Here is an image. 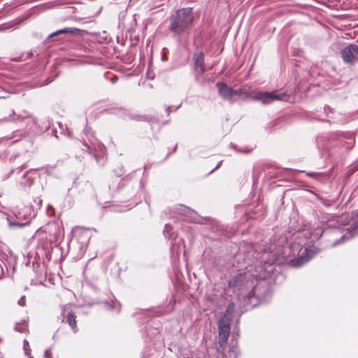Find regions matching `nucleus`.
<instances>
[{"instance_id": "obj_1", "label": "nucleus", "mask_w": 358, "mask_h": 358, "mask_svg": "<svg viewBox=\"0 0 358 358\" xmlns=\"http://www.w3.org/2000/svg\"><path fill=\"white\" fill-rule=\"evenodd\" d=\"M283 242L284 238L278 243H271L262 252L261 264L256 266L254 271L250 269L234 276L229 281V286L238 287L243 294L247 295L249 300L255 296L259 297L257 276L261 280L266 278L273 272L274 263L282 264L289 262L295 266H301L317 253L315 250L303 247L300 243L295 242L285 247L282 245Z\"/></svg>"}, {"instance_id": "obj_2", "label": "nucleus", "mask_w": 358, "mask_h": 358, "mask_svg": "<svg viewBox=\"0 0 358 358\" xmlns=\"http://www.w3.org/2000/svg\"><path fill=\"white\" fill-rule=\"evenodd\" d=\"M194 20L191 8L178 10L170 17V30L175 34H180L189 29Z\"/></svg>"}, {"instance_id": "obj_3", "label": "nucleus", "mask_w": 358, "mask_h": 358, "mask_svg": "<svg viewBox=\"0 0 358 358\" xmlns=\"http://www.w3.org/2000/svg\"><path fill=\"white\" fill-rule=\"evenodd\" d=\"M348 215H343L339 217L338 221L342 225H349V227L344 229L341 233L347 231V233L342 235L341 240L345 241L350 238L358 233V213L355 216H352L350 220L347 221Z\"/></svg>"}, {"instance_id": "obj_4", "label": "nucleus", "mask_w": 358, "mask_h": 358, "mask_svg": "<svg viewBox=\"0 0 358 358\" xmlns=\"http://www.w3.org/2000/svg\"><path fill=\"white\" fill-rule=\"evenodd\" d=\"M285 96V93H280L278 91L271 92H259L254 95L253 99L261 101L262 103L268 104L276 100H282Z\"/></svg>"}, {"instance_id": "obj_5", "label": "nucleus", "mask_w": 358, "mask_h": 358, "mask_svg": "<svg viewBox=\"0 0 358 358\" xmlns=\"http://www.w3.org/2000/svg\"><path fill=\"white\" fill-rule=\"evenodd\" d=\"M345 63L352 64L358 59V45L351 44L341 52Z\"/></svg>"}, {"instance_id": "obj_6", "label": "nucleus", "mask_w": 358, "mask_h": 358, "mask_svg": "<svg viewBox=\"0 0 358 358\" xmlns=\"http://www.w3.org/2000/svg\"><path fill=\"white\" fill-rule=\"evenodd\" d=\"M219 329V343L222 346L224 344L229 337L230 331V324L228 319L222 318L218 322Z\"/></svg>"}, {"instance_id": "obj_7", "label": "nucleus", "mask_w": 358, "mask_h": 358, "mask_svg": "<svg viewBox=\"0 0 358 358\" xmlns=\"http://www.w3.org/2000/svg\"><path fill=\"white\" fill-rule=\"evenodd\" d=\"M219 94L225 99H231L234 96L237 94L236 91L233 90L224 83H217Z\"/></svg>"}, {"instance_id": "obj_8", "label": "nucleus", "mask_w": 358, "mask_h": 358, "mask_svg": "<svg viewBox=\"0 0 358 358\" xmlns=\"http://www.w3.org/2000/svg\"><path fill=\"white\" fill-rule=\"evenodd\" d=\"M80 32V30L77 28H73V27H67L62 29L57 30L55 32H53L52 34H50L49 37H53L59 34H78Z\"/></svg>"}, {"instance_id": "obj_9", "label": "nucleus", "mask_w": 358, "mask_h": 358, "mask_svg": "<svg viewBox=\"0 0 358 358\" xmlns=\"http://www.w3.org/2000/svg\"><path fill=\"white\" fill-rule=\"evenodd\" d=\"M204 55L202 52H199L194 56L195 66L197 69H200L201 72L204 71L203 68Z\"/></svg>"}, {"instance_id": "obj_10", "label": "nucleus", "mask_w": 358, "mask_h": 358, "mask_svg": "<svg viewBox=\"0 0 358 358\" xmlns=\"http://www.w3.org/2000/svg\"><path fill=\"white\" fill-rule=\"evenodd\" d=\"M66 322H68L69 325L71 327V329L73 330V331L76 333L77 331V327L75 315L71 313H68L66 315Z\"/></svg>"}, {"instance_id": "obj_11", "label": "nucleus", "mask_w": 358, "mask_h": 358, "mask_svg": "<svg viewBox=\"0 0 358 358\" xmlns=\"http://www.w3.org/2000/svg\"><path fill=\"white\" fill-rule=\"evenodd\" d=\"M324 232V231H322L320 228L315 229L314 231L311 233L310 238L313 241L318 240Z\"/></svg>"}, {"instance_id": "obj_12", "label": "nucleus", "mask_w": 358, "mask_h": 358, "mask_svg": "<svg viewBox=\"0 0 358 358\" xmlns=\"http://www.w3.org/2000/svg\"><path fill=\"white\" fill-rule=\"evenodd\" d=\"M234 309L235 305L234 303L229 304L223 318L226 319L227 317L230 316L234 312Z\"/></svg>"}, {"instance_id": "obj_13", "label": "nucleus", "mask_w": 358, "mask_h": 358, "mask_svg": "<svg viewBox=\"0 0 358 358\" xmlns=\"http://www.w3.org/2000/svg\"><path fill=\"white\" fill-rule=\"evenodd\" d=\"M15 329L17 331L24 332L26 330L27 327H26V325H22L21 326V325H18L17 324V325H16Z\"/></svg>"}, {"instance_id": "obj_14", "label": "nucleus", "mask_w": 358, "mask_h": 358, "mask_svg": "<svg viewBox=\"0 0 358 358\" xmlns=\"http://www.w3.org/2000/svg\"><path fill=\"white\" fill-rule=\"evenodd\" d=\"M24 350L25 354L27 355H29V343L26 340L24 341Z\"/></svg>"}, {"instance_id": "obj_15", "label": "nucleus", "mask_w": 358, "mask_h": 358, "mask_svg": "<svg viewBox=\"0 0 358 358\" xmlns=\"http://www.w3.org/2000/svg\"><path fill=\"white\" fill-rule=\"evenodd\" d=\"M215 358H226V357H225L224 354L220 352H217Z\"/></svg>"}, {"instance_id": "obj_16", "label": "nucleus", "mask_w": 358, "mask_h": 358, "mask_svg": "<svg viewBox=\"0 0 358 358\" xmlns=\"http://www.w3.org/2000/svg\"><path fill=\"white\" fill-rule=\"evenodd\" d=\"M18 304L23 306L25 305V299H24V297H22L19 301H18Z\"/></svg>"}, {"instance_id": "obj_17", "label": "nucleus", "mask_w": 358, "mask_h": 358, "mask_svg": "<svg viewBox=\"0 0 358 358\" xmlns=\"http://www.w3.org/2000/svg\"><path fill=\"white\" fill-rule=\"evenodd\" d=\"M170 229H171V226L169 224H166L164 230V234L166 235V234L167 232H169Z\"/></svg>"}, {"instance_id": "obj_18", "label": "nucleus", "mask_w": 358, "mask_h": 358, "mask_svg": "<svg viewBox=\"0 0 358 358\" xmlns=\"http://www.w3.org/2000/svg\"><path fill=\"white\" fill-rule=\"evenodd\" d=\"M50 351L49 350H45V356L47 358H49V357H50Z\"/></svg>"}, {"instance_id": "obj_19", "label": "nucleus", "mask_w": 358, "mask_h": 358, "mask_svg": "<svg viewBox=\"0 0 358 358\" xmlns=\"http://www.w3.org/2000/svg\"><path fill=\"white\" fill-rule=\"evenodd\" d=\"M327 225H328L329 227H333V228H339V227H336V226H335V225L332 223V222H331L330 223H329Z\"/></svg>"}, {"instance_id": "obj_20", "label": "nucleus", "mask_w": 358, "mask_h": 358, "mask_svg": "<svg viewBox=\"0 0 358 358\" xmlns=\"http://www.w3.org/2000/svg\"><path fill=\"white\" fill-rule=\"evenodd\" d=\"M50 210L54 211V209H53L52 206H48V213H50Z\"/></svg>"}, {"instance_id": "obj_21", "label": "nucleus", "mask_w": 358, "mask_h": 358, "mask_svg": "<svg viewBox=\"0 0 358 358\" xmlns=\"http://www.w3.org/2000/svg\"><path fill=\"white\" fill-rule=\"evenodd\" d=\"M14 225H16V226H18V227H23L24 226V224H19V223H15V224H13Z\"/></svg>"}, {"instance_id": "obj_22", "label": "nucleus", "mask_w": 358, "mask_h": 358, "mask_svg": "<svg viewBox=\"0 0 358 358\" xmlns=\"http://www.w3.org/2000/svg\"><path fill=\"white\" fill-rule=\"evenodd\" d=\"M339 232V229H335L334 231H333V234H337Z\"/></svg>"}, {"instance_id": "obj_23", "label": "nucleus", "mask_w": 358, "mask_h": 358, "mask_svg": "<svg viewBox=\"0 0 358 358\" xmlns=\"http://www.w3.org/2000/svg\"><path fill=\"white\" fill-rule=\"evenodd\" d=\"M338 243V242L334 243L332 244V246H335V245H336Z\"/></svg>"}, {"instance_id": "obj_24", "label": "nucleus", "mask_w": 358, "mask_h": 358, "mask_svg": "<svg viewBox=\"0 0 358 358\" xmlns=\"http://www.w3.org/2000/svg\"><path fill=\"white\" fill-rule=\"evenodd\" d=\"M220 164H221V162H220V163L217 164V166H216V168H215V169H217V168H218V166L220 165Z\"/></svg>"}, {"instance_id": "obj_25", "label": "nucleus", "mask_w": 358, "mask_h": 358, "mask_svg": "<svg viewBox=\"0 0 358 358\" xmlns=\"http://www.w3.org/2000/svg\"><path fill=\"white\" fill-rule=\"evenodd\" d=\"M30 358H33V357H30Z\"/></svg>"}]
</instances>
